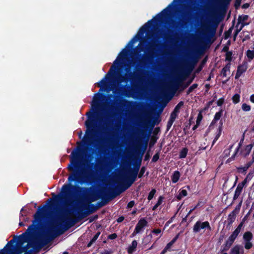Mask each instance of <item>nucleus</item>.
I'll use <instances>...</instances> for the list:
<instances>
[{
	"label": "nucleus",
	"instance_id": "f257e3e1",
	"mask_svg": "<svg viewBox=\"0 0 254 254\" xmlns=\"http://www.w3.org/2000/svg\"><path fill=\"white\" fill-rule=\"evenodd\" d=\"M72 156L70 160V164H68L67 169L71 171V174L68 177V182L70 183L68 185H64L62 187V195H55L52 193L54 196V202L49 205V207L53 206L54 202L59 203L62 202L63 199H66L69 197L73 191L79 194L85 195L89 192L91 188H88L81 187L77 185L71 184L72 182L82 185L86 183L92 182L94 179V168L98 166V164L91 163L87 165V170H84L80 169L79 166V154L78 152L73 151L71 152Z\"/></svg>",
	"mask_w": 254,
	"mask_h": 254
},
{
	"label": "nucleus",
	"instance_id": "f03ea898",
	"mask_svg": "<svg viewBox=\"0 0 254 254\" xmlns=\"http://www.w3.org/2000/svg\"><path fill=\"white\" fill-rule=\"evenodd\" d=\"M97 208L93 204H85L81 202V205L74 210L76 213V219L70 217H63L60 222L57 223L56 226L50 225L48 227L46 231L40 233L37 238L38 243L43 246L55 239L57 236L64 233L79 220L86 217L89 215L97 211Z\"/></svg>",
	"mask_w": 254,
	"mask_h": 254
},
{
	"label": "nucleus",
	"instance_id": "7ed1b4c3",
	"mask_svg": "<svg viewBox=\"0 0 254 254\" xmlns=\"http://www.w3.org/2000/svg\"><path fill=\"white\" fill-rule=\"evenodd\" d=\"M158 47L157 45H152L148 48V54L146 56L143 57L142 59L139 60L138 64L136 66L135 71L131 72L129 69L126 68V71L128 74L126 73L125 75L119 76L118 78V82L119 83L123 82L127 83L128 81H130L132 84L131 87L129 85H126L122 86V87L124 88L122 94L126 97H130L131 96V91H133V87L136 86L135 83L139 78V74L141 71L142 68L145 66L146 60L149 57H153L154 54L156 51L155 47Z\"/></svg>",
	"mask_w": 254,
	"mask_h": 254
},
{
	"label": "nucleus",
	"instance_id": "20e7f679",
	"mask_svg": "<svg viewBox=\"0 0 254 254\" xmlns=\"http://www.w3.org/2000/svg\"><path fill=\"white\" fill-rule=\"evenodd\" d=\"M46 207L47 204H45L43 206H39L36 213L33 215L32 224L29 226L25 232L17 236V245L18 248L21 247L25 242H27L28 235L34 232L38 228L47 212Z\"/></svg>",
	"mask_w": 254,
	"mask_h": 254
},
{
	"label": "nucleus",
	"instance_id": "39448f33",
	"mask_svg": "<svg viewBox=\"0 0 254 254\" xmlns=\"http://www.w3.org/2000/svg\"><path fill=\"white\" fill-rule=\"evenodd\" d=\"M177 1V0H173V1L169 4L167 7L164 9L161 13L157 14L156 17L154 18V20L151 19L149 20L146 23L142 26L140 28L138 34L135 35L130 40L131 43L133 44L135 42L140 40L141 39V36L143 35L145 32L148 31L150 29L154 27L155 23H162L164 19L168 18L169 15V12H170L169 8L172 7V6Z\"/></svg>",
	"mask_w": 254,
	"mask_h": 254
},
{
	"label": "nucleus",
	"instance_id": "423d86ee",
	"mask_svg": "<svg viewBox=\"0 0 254 254\" xmlns=\"http://www.w3.org/2000/svg\"><path fill=\"white\" fill-rule=\"evenodd\" d=\"M155 125V122L154 121H152L151 120H147L144 124L143 127L145 128L146 130L148 129V133H146L144 130H142L141 132V135L142 137L144 139V144L143 147V150L141 154V156L137 162H136L134 166L133 169H131L130 170L134 172L135 173H138V171L141 165V156L142 154L144 153L145 150L146 149L148 141L149 140V137L151 133V131L152 130Z\"/></svg>",
	"mask_w": 254,
	"mask_h": 254
},
{
	"label": "nucleus",
	"instance_id": "0eeeda50",
	"mask_svg": "<svg viewBox=\"0 0 254 254\" xmlns=\"http://www.w3.org/2000/svg\"><path fill=\"white\" fill-rule=\"evenodd\" d=\"M99 104L98 101H97L96 105H93L94 109L95 110L94 113H87L86 115L88 116V120L86 121L85 124L87 128L86 131L87 137L91 138L95 132L94 128L95 127V114L97 113V111L99 108Z\"/></svg>",
	"mask_w": 254,
	"mask_h": 254
},
{
	"label": "nucleus",
	"instance_id": "6e6552de",
	"mask_svg": "<svg viewBox=\"0 0 254 254\" xmlns=\"http://www.w3.org/2000/svg\"><path fill=\"white\" fill-rule=\"evenodd\" d=\"M121 192L120 191L118 192H115L114 191H112L109 193L101 190L99 193H94L92 194L91 197L87 199V201L89 203L94 201L99 198H101L102 201L105 203L106 205L108 202L112 199L115 197L117 195H119Z\"/></svg>",
	"mask_w": 254,
	"mask_h": 254
},
{
	"label": "nucleus",
	"instance_id": "1a4fd4ad",
	"mask_svg": "<svg viewBox=\"0 0 254 254\" xmlns=\"http://www.w3.org/2000/svg\"><path fill=\"white\" fill-rule=\"evenodd\" d=\"M192 5L187 7L186 10L184 12L183 15V20L182 22V25L186 24L187 22L192 19L197 15V12L198 11V4L195 5V2L191 1Z\"/></svg>",
	"mask_w": 254,
	"mask_h": 254
},
{
	"label": "nucleus",
	"instance_id": "9d476101",
	"mask_svg": "<svg viewBox=\"0 0 254 254\" xmlns=\"http://www.w3.org/2000/svg\"><path fill=\"white\" fill-rule=\"evenodd\" d=\"M17 236L10 240L2 249H0V254H15L18 251L20 250L18 245L14 243L16 242Z\"/></svg>",
	"mask_w": 254,
	"mask_h": 254
},
{
	"label": "nucleus",
	"instance_id": "9b49d317",
	"mask_svg": "<svg viewBox=\"0 0 254 254\" xmlns=\"http://www.w3.org/2000/svg\"><path fill=\"white\" fill-rule=\"evenodd\" d=\"M193 232L195 234L200 232L201 230H207L209 231L212 230V228L208 221H206L201 222L198 220L195 222L193 226Z\"/></svg>",
	"mask_w": 254,
	"mask_h": 254
},
{
	"label": "nucleus",
	"instance_id": "f8f14e48",
	"mask_svg": "<svg viewBox=\"0 0 254 254\" xmlns=\"http://www.w3.org/2000/svg\"><path fill=\"white\" fill-rule=\"evenodd\" d=\"M138 173L133 172L129 170L128 175L127 178L126 183L120 189V192H122L127 189L135 181L136 177L138 176Z\"/></svg>",
	"mask_w": 254,
	"mask_h": 254
},
{
	"label": "nucleus",
	"instance_id": "ddd939ff",
	"mask_svg": "<svg viewBox=\"0 0 254 254\" xmlns=\"http://www.w3.org/2000/svg\"><path fill=\"white\" fill-rule=\"evenodd\" d=\"M129 50H126V49H124L122 52L119 54V56L117 59L114 62L113 65L110 68L109 71L108 72L107 75L110 74L111 72L112 71V69L114 68L115 70H116L118 68L117 66H116L115 64L120 65L122 62L128 56ZM115 72V70H114Z\"/></svg>",
	"mask_w": 254,
	"mask_h": 254
},
{
	"label": "nucleus",
	"instance_id": "4468645a",
	"mask_svg": "<svg viewBox=\"0 0 254 254\" xmlns=\"http://www.w3.org/2000/svg\"><path fill=\"white\" fill-rule=\"evenodd\" d=\"M113 117V116L111 114L107 113L104 117V120L103 119L100 120V122L103 123V125L106 127V128L108 129L113 124L114 120H112Z\"/></svg>",
	"mask_w": 254,
	"mask_h": 254
},
{
	"label": "nucleus",
	"instance_id": "2eb2a0df",
	"mask_svg": "<svg viewBox=\"0 0 254 254\" xmlns=\"http://www.w3.org/2000/svg\"><path fill=\"white\" fill-rule=\"evenodd\" d=\"M247 68L248 64L246 62H244L242 64L238 65L235 75V79H238L247 70Z\"/></svg>",
	"mask_w": 254,
	"mask_h": 254
},
{
	"label": "nucleus",
	"instance_id": "dca6fc26",
	"mask_svg": "<svg viewBox=\"0 0 254 254\" xmlns=\"http://www.w3.org/2000/svg\"><path fill=\"white\" fill-rule=\"evenodd\" d=\"M148 222L144 218H141L136 225L135 229L137 233H140L147 225Z\"/></svg>",
	"mask_w": 254,
	"mask_h": 254
},
{
	"label": "nucleus",
	"instance_id": "f3484780",
	"mask_svg": "<svg viewBox=\"0 0 254 254\" xmlns=\"http://www.w3.org/2000/svg\"><path fill=\"white\" fill-rule=\"evenodd\" d=\"M244 250L242 246L236 245L234 246L231 249L230 254H244Z\"/></svg>",
	"mask_w": 254,
	"mask_h": 254
},
{
	"label": "nucleus",
	"instance_id": "a211bd4d",
	"mask_svg": "<svg viewBox=\"0 0 254 254\" xmlns=\"http://www.w3.org/2000/svg\"><path fill=\"white\" fill-rule=\"evenodd\" d=\"M238 213V210L237 211V208H235L228 215L227 219L228 225H231L234 222L236 219V214Z\"/></svg>",
	"mask_w": 254,
	"mask_h": 254
},
{
	"label": "nucleus",
	"instance_id": "6ab92c4d",
	"mask_svg": "<svg viewBox=\"0 0 254 254\" xmlns=\"http://www.w3.org/2000/svg\"><path fill=\"white\" fill-rule=\"evenodd\" d=\"M234 242L228 239L221 248V252L223 253L228 251L231 247Z\"/></svg>",
	"mask_w": 254,
	"mask_h": 254
},
{
	"label": "nucleus",
	"instance_id": "aec40b11",
	"mask_svg": "<svg viewBox=\"0 0 254 254\" xmlns=\"http://www.w3.org/2000/svg\"><path fill=\"white\" fill-rule=\"evenodd\" d=\"M243 141V139H241L240 142H239V145L237 147V148L235 149V151L234 153V154L232 155V156L229 158L227 161H226V163H230L231 161L234 160L235 158V157L237 155V154L238 153L239 151V150L241 147V145H242V141Z\"/></svg>",
	"mask_w": 254,
	"mask_h": 254
},
{
	"label": "nucleus",
	"instance_id": "412c9836",
	"mask_svg": "<svg viewBox=\"0 0 254 254\" xmlns=\"http://www.w3.org/2000/svg\"><path fill=\"white\" fill-rule=\"evenodd\" d=\"M137 246V242L136 240H133L131 242L130 245H129L127 249V252L128 254H133L136 250V247Z\"/></svg>",
	"mask_w": 254,
	"mask_h": 254
},
{
	"label": "nucleus",
	"instance_id": "4be33fe9",
	"mask_svg": "<svg viewBox=\"0 0 254 254\" xmlns=\"http://www.w3.org/2000/svg\"><path fill=\"white\" fill-rule=\"evenodd\" d=\"M253 145L250 144L245 146V148L241 150V153L245 157H246L250 153Z\"/></svg>",
	"mask_w": 254,
	"mask_h": 254
},
{
	"label": "nucleus",
	"instance_id": "5701e85b",
	"mask_svg": "<svg viewBox=\"0 0 254 254\" xmlns=\"http://www.w3.org/2000/svg\"><path fill=\"white\" fill-rule=\"evenodd\" d=\"M243 188L238 185L235 191L233 196V200H236L241 194Z\"/></svg>",
	"mask_w": 254,
	"mask_h": 254
},
{
	"label": "nucleus",
	"instance_id": "b1692460",
	"mask_svg": "<svg viewBox=\"0 0 254 254\" xmlns=\"http://www.w3.org/2000/svg\"><path fill=\"white\" fill-rule=\"evenodd\" d=\"M223 112V110L221 109L220 111H219L218 112H217L215 113L214 119H213V121H212L211 125L215 124V123L217 121H218V120H220L221 116H222Z\"/></svg>",
	"mask_w": 254,
	"mask_h": 254
},
{
	"label": "nucleus",
	"instance_id": "393cba45",
	"mask_svg": "<svg viewBox=\"0 0 254 254\" xmlns=\"http://www.w3.org/2000/svg\"><path fill=\"white\" fill-rule=\"evenodd\" d=\"M180 177V173L178 171H175L171 176V180L173 183H176L178 182Z\"/></svg>",
	"mask_w": 254,
	"mask_h": 254
},
{
	"label": "nucleus",
	"instance_id": "a878e982",
	"mask_svg": "<svg viewBox=\"0 0 254 254\" xmlns=\"http://www.w3.org/2000/svg\"><path fill=\"white\" fill-rule=\"evenodd\" d=\"M241 230H239L237 228H236V229L234 230V231L232 233V234L229 236L228 238L229 239L232 241V242H234L236 238H237L238 236L239 235V233H240Z\"/></svg>",
	"mask_w": 254,
	"mask_h": 254
},
{
	"label": "nucleus",
	"instance_id": "bb28decb",
	"mask_svg": "<svg viewBox=\"0 0 254 254\" xmlns=\"http://www.w3.org/2000/svg\"><path fill=\"white\" fill-rule=\"evenodd\" d=\"M253 238V234L250 231L246 232L243 235L244 241H252Z\"/></svg>",
	"mask_w": 254,
	"mask_h": 254
},
{
	"label": "nucleus",
	"instance_id": "cd10ccee",
	"mask_svg": "<svg viewBox=\"0 0 254 254\" xmlns=\"http://www.w3.org/2000/svg\"><path fill=\"white\" fill-rule=\"evenodd\" d=\"M188 194L187 191L186 190H180L179 194L176 196L177 200H180L183 197L187 196Z\"/></svg>",
	"mask_w": 254,
	"mask_h": 254
},
{
	"label": "nucleus",
	"instance_id": "c85d7f7f",
	"mask_svg": "<svg viewBox=\"0 0 254 254\" xmlns=\"http://www.w3.org/2000/svg\"><path fill=\"white\" fill-rule=\"evenodd\" d=\"M230 63H228L222 69L221 74L223 77H226L227 72L230 71Z\"/></svg>",
	"mask_w": 254,
	"mask_h": 254
},
{
	"label": "nucleus",
	"instance_id": "c756f323",
	"mask_svg": "<svg viewBox=\"0 0 254 254\" xmlns=\"http://www.w3.org/2000/svg\"><path fill=\"white\" fill-rule=\"evenodd\" d=\"M101 232L98 231L92 238L90 241L87 244V247L88 248L90 247L92 245V244L96 242V241L97 240Z\"/></svg>",
	"mask_w": 254,
	"mask_h": 254
},
{
	"label": "nucleus",
	"instance_id": "7c9ffc66",
	"mask_svg": "<svg viewBox=\"0 0 254 254\" xmlns=\"http://www.w3.org/2000/svg\"><path fill=\"white\" fill-rule=\"evenodd\" d=\"M249 18V16L248 15H239L238 19V23L236 27L238 26V25L242 23V22H244L247 20Z\"/></svg>",
	"mask_w": 254,
	"mask_h": 254
},
{
	"label": "nucleus",
	"instance_id": "2f4dec72",
	"mask_svg": "<svg viewBox=\"0 0 254 254\" xmlns=\"http://www.w3.org/2000/svg\"><path fill=\"white\" fill-rule=\"evenodd\" d=\"M222 125H223V123H222V121H220V122L219 123V127L218 128V130H217L218 132L216 134V135L214 138L215 139V140H217L221 134V132L222 130Z\"/></svg>",
	"mask_w": 254,
	"mask_h": 254
},
{
	"label": "nucleus",
	"instance_id": "473e14b6",
	"mask_svg": "<svg viewBox=\"0 0 254 254\" xmlns=\"http://www.w3.org/2000/svg\"><path fill=\"white\" fill-rule=\"evenodd\" d=\"M188 152V149L187 148L185 147L183 148L179 153V158H185L186 157Z\"/></svg>",
	"mask_w": 254,
	"mask_h": 254
},
{
	"label": "nucleus",
	"instance_id": "72a5a7b5",
	"mask_svg": "<svg viewBox=\"0 0 254 254\" xmlns=\"http://www.w3.org/2000/svg\"><path fill=\"white\" fill-rule=\"evenodd\" d=\"M194 67V64H191L190 63H188L186 66V72H185L187 75H188L193 69Z\"/></svg>",
	"mask_w": 254,
	"mask_h": 254
},
{
	"label": "nucleus",
	"instance_id": "f704fd0d",
	"mask_svg": "<svg viewBox=\"0 0 254 254\" xmlns=\"http://www.w3.org/2000/svg\"><path fill=\"white\" fill-rule=\"evenodd\" d=\"M246 55L250 62L254 58V50H248L246 52Z\"/></svg>",
	"mask_w": 254,
	"mask_h": 254
},
{
	"label": "nucleus",
	"instance_id": "c9c22d12",
	"mask_svg": "<svg viewBox=\"0 0 254 254\" xmlns=\"http://www.w3.org/2000/svg\"><path fill=\"white\" fill-rule=\"evenodd\" d=\"M107 78V75H106L104 78H103L99 82V83H98V86H99L100 87H102L104 86H107V81H106ZM103 90V88H101L100 89V91H101Z\"/></svg>",
	"mask_w": 254,
	"mask_h": 254
},
{
	"label": "nucleus",
	"instance_id": "e433bc0d",
	"mask_svg": "<svg viewBox=\"0 0 254 254\" xmlns=\"http://www.w3.org/2000/svg\"><path fill=\"white\" fill-rule=\"evenodd\" d=\"M233 145H234L233 144L230 145L229 146V148L225 149L224 150L223 153V157L224 158L227 157L228 156H229L230 155V152L231 151V149L233 147Z\"/></svg>",
	"mask_w": 254,
	"mask_h": 254
},
{
	"label": "nucleus",
	"instance_id": "4c0bfd02",
	"mask_svg": "<svg viewBox=\"0 0 254 254\" xmlns=\"http://www.w3.org/2000/svg\"><path fill=\"white\" fill-rule=\"evenodd\" d=\"M158 138V137L156 136L153 135L152 136L149 144V147L150 148L154 146V145L156 143Z\"/></svg>",
	"mask_w": 254,
	"mask_h": 254
},
{
	"label": "nucleus",
	"instance_id": "58836bf2",
	"mask_svg": "<svg viewBox=\"0 0 254 254\" xmlns=\"http://www.w3.org/2000/svg\"><path fill=\"white\" fill-rule=\"evenodd\" d=\"M184 102L183 101H180L175 107L173 111L179 113L181 107L184 105Z\"/></svg>",
	"mask_w": 254,
	"mask_h": 254
},
{
	"label": "nucleus",
	"instance_id": "ea45409f",
	"mask_svg": "<svg viewBox=\"0 0 254 254\" xmlns=\"http://www.w3.org/2000/svg\"><path fill=\"white\" fill-rule=\"evenodd\" d=\"M160 150H161V149H159L155 153V154L154 155V156H153L152 160H151L152 162H156L158 160V159H159Z\"/></svg>",
	"mask_w": 254,
	"mask_h": 254
},
{
	"label": "nucleus",
	"instance_id": "a19ab883",
	"mask_svg": "<svg viewBox=\"0 0 254 254\" xmlns=\"http://www.w3.org/2000/svg\"><path fill=\"white\" fill-rule=\"evenodd\" d=\"M240 95L239 94H235L232 97V101L234 104H237L240 102Z\"/></svg>",
	"mask_w": 254,
	"mask_h": 254
},
{
	"label": "nucleus",
	"instance_id": "79ce46f5",
	"mask_svg": "<svg viewBox=\"0 0 254 254\" xmlns=\"http://www.w3.org/2000/svg\"><path fill=\"white\" fill-rule=\"evenodd\" d=\"M253 247V243L251 241H244V247L246 250H250Z\"/></svg>",
	"mask_w": 254,
	"mask_h": 254
},
{
	"label": "nucleus",
	"instance_id": "37998d69",
	"mask_svg": "<svg viewBox=\"0 0 254 254\" xmlns=\"http://www.w3.org/2000/svg\"><path fill=\"white\" fill-rule=\"evenodd\" d=\"M156 190L155 189H152L149 192L147 199L148 200H151L154 197V194H155Z\"/></svg>",
	"mask_w": 254,
	"mask_h": 254
},
{
	"label": "nucleus",
	"instance_id": "c03bdc74",
	"mask_svg": "<svg viewBox=\"0 0 254 254\" xmlns=\"http://www.w3.org/2000/svg\"><path fill=\"white\" fill-rule=\"evenodd\" d=\"M174 122H175V120H174L171 118H169V121H168L167 124V128H166L167 131H168L170 130V128L171 127Z\"/></svg>",
	"mask_w": 254,
	"mask_h": 254
},
{
	"label": "nucleus",
	"instance_id": "a18cd8bd",
	"mask_svg": "<svg viewBox=\"0 0 254 254\" xmlns=\"http://www.w3.org/2000/svg\"><path fill=\"white\" fill-rule=\"evenodd\" d=\"M198 86V84L197 83H194L191 86H190L188 91H187V94H189L190 93L192 92L193 90L196 88Z\"/></svg>",
	"mask_w": 254,
	"mask_h": 254
},
{
	"label": "nucleus",
	"instance_id": "49530a36",
	"mask_svg": "<svg viewBox=\"0 0 254 254\" xmlns=\"http://www.w3.org/2000/svg\"><path fill=\"white\" fill-rule=\"evenodd\" d=\"M242 109L244 111L248 112L251 110V107L246 103H243L242 105Z\"/></svg>",
	"mask_w": 254,
	"mask_h": 254
},
{
	"label": "nucleus",
	"instance_id": "de8ad7c7",
	"mask_svg": "<svg viewBox=\"0 0 254 254\" xmlns=\"http://www.w3.org/2000/svg\"><path fill=\"white\" fill-rule=\"evenodd\" d=\"M145 170H146V167L145 166H142L141 168V169L140 170V172L139 173H138V177L139 178H142V177L143 176L145 172Z\"/></svg>",
	"mask_w": 254,
	"mask_h": 254
},
{
	"label": "nucleus",
	"instance_id": "09e8293b",
	"mask_svg": "<svg viewBox=\"0 0 254 254\" xmlns=\"http://www.w3.org/2000/svg\"><path fill=\"white\" fill-rule=\"evenodd\" d=\"M232 52L231 51L226 53V61L231 62L232 59Z\"/></svg>",
	"mask_w": 254,
	"mask_h": 254
},
{
	"label": "nucleus",
	"instance_id": "8fccbe9b",
	"mask_svg": "<svg viewBox=\"0 0 254 254\" xmlns=\"http://www.w3.org/2000/svg\"><path fill=\"white\" fill-rule=\"evenodd\" d=\"M237 170L238 173L243 174H245L247 171L245 166L237 167Z\"/></svg>",
	"mask_w": 254,
	"mask_h": 254
},
{
	"label": "nucleus",
	"instance_id": "3c124183",
	"mask_svg": "<svg viewBox=\"0 0 254 254\" xmlns=\"http://www.w3.org/2000/svg\"><path fill=\"white\" fill-rule=\"evenodd\" d=\"M179 113L173 111L170 114V118L175 121L176 119L178 117Z\"/></svg>",
	"mask_w": 254,
	"mask_h": 254
},
{
	"label": "nucleus",
	"instance_id": "603ef678",
	"mask_svg": "<svg viewBox=\"0 0 254 254\" xmlns=\"http://www.w3.org/2000/svg\"><path fill=\"white\" fill-rule=\"evenodd\" d=\"M225 99L224 97H222L218 99L217 101V104L218 106H221L224 103Z\"/></svg>",
	"mask_w": 254,
	"mask_h": 254
},
{
	"label": "nucleus",
	"instance_id": "864d4df0",
	"mask_svg": "<svg viewBox=\"0 0 254 254\" xmlns=\"http://www.w3.org/2000/svg\"><path fill=\"white\" fill-rule=\"evenodd\" d=\"M231 0H220V3L222 6H227Z\"/></svg>",
	"mask_w": 254,
	"mask_h": 254
},
{
	"label": "nucleus",
	"instance_id": "5fc2aeb1",
	"mask_svg": "<svg viewBox=\"0 0 254 254\" xmlns=\"http://www.w3.org/2000/svg\"><path fill=\"white\" fill-rule=\"evenodd\" d=\"M214 102V100H212L211 101H209L206 105L205 107L204 108V110H208L211 106V105H212L213 103Z\"/></svg>",
	"mask_w": 254,
	"mask_h": 254
},
{
	"label": "nucleus",
	"instance_id": "6e6d98bb",
	"mask_svg": "<svg viewBox=\"0 0 254 254\" xmlns=\"http://www.w3.org/2000/svg\"><path fill=\"white\" fill-rule=\"evenodd\" d=\"M202 119V115L201 112H199L198 114L197 120H196V123L197 125H199L200 121H201Z\"/></svg>",
	"mask_w": 254,
	"mask_h": 254
},
{
	"label": "nucleus",
	"instance_id": "4d7b16f0",
	"mask_svg": "<svg viewBox=\"0 0 254 254\" xmlns=\"http://www.w3.org/2000/svg\"><path fill=\"white\" fill-rule=\"evenodd\" d=\"M96 207L97 208V209H98L99 208L105 206V203L103 202L102 201H99V202H98L96 204V205H95Z\"/></svg>",
	"mask_w": 254,
	"mask_h": 254
},
{
	"label": "nucleus",
	"instance_id": "13d9d810",
	"mask_svg": "<svg viewBox=\"0 0 254 254\" xmlns=\"http://www.w3.org/2000/svg\"><path fill=\"white\" fill-rule=\"evenodd\" d=\"M247 178H246L241 183H240L238 185L244 188V186L247 184Z\"/></svg>",
	"mask_w": 254,
	"mask_h": 254
},
{
	"label": "nucleus",
	"instance_id": "bf43d9fd",
	"mask_svg": "<svg viewBox=\"0 0 254 254\" xmlns=\"http://www.w3.org/2000/svg\"><path fill=\"white\" fill-rule=\"evenodd\" d=\"M164 199V197L163 196H160L159 197H158V200H157V202L156 203V204H157V205L159 206L160 205L162 202H163V199Z\"/></svg>",
	"mask_w": 254,
	"mask_h": 254
},
{
	"label": "nucleus",
	"instance_id": "052dcab7",
	"mask_svg": "<svg viewBox=\"0 0 254 254\" xmlns=\"http://www.w3.org/2000/svg\"><path fill=\"white\" fill-rule=\"evenodd\" d=\"M117 238V235L116 233H113L108 236V239L110 240H114Z\"/></svg>",
	"mask_w": 254,
	"mask_h": 254
},
{
	"label": "nucleus",
	"instance_id": "680f3d73",
	"mask_svg": "<svg viewBox=\"0 0 254 254\" xmlns=\"http://www.w3.org/2000/svg\"><path fill=\"white\" fill-rule=\"evenodd\" d=\"M242 0H236L235 2V7L236 9H237L241 4Z\"/></svg>",
	"mask_w": 254,
	"mask_h": 254
},
{
	"label": "nucleus",
	"instance_id": "e2e57ef3",
	"mask_svg": "<svg viewBox=\"0 0 254 254\" xmlns=\"http://www.w3.org/2000/svg\"><path fill=\"white\" fill-rule=\"evenodd\" d=\"M233 27L230 28L229 30L225 33V38H228L230 36Z\"/></svg>",
	"mask_w": 254,
	"mask_h": 254
},
{
	"label": "nucleus",
	"instance_id": "0e129e2a",
	"mask_svg": "<svg viewBox=\"0 0 254 254\" xmlns=\"http://www.w3.org/2000/svg\"><path fill=\"white\" fill-rule=\"evenodd\" d=\"M134 205V201L133 200H131L129 201L127 205V208H132Z\"/></svg>",
	"mask_w": 254,
	"mask_h": 254
},
{
	"label": "nucleus",
	"instance_id": "69168bd1",
	"mask_svg": "<svg viewBox=\"0 0 254 254\" xmlns=\"http://www.w3.org/2000/svg\"><path fill=\"white\" fill-rule=\"evenodd\" d=\"M180 234H178L175 237L170 241V242L173 245L178 239Z\"/></svg>",
	"mask_w": 254,
	"mask_h": 254
},
{
	"label": "nucleus",
	"instance_id": "338daca9",
	"mask_svg": "<svg viewBox=\"0 0 254 254\" xmlns=\"http://www.w3.org/2000/svg\"><path fill=\"white\" fill-rule=\"evenodd\" d=\"M99 143H100V145L99 146V151L101 153H104V152L102 150V148H103V146L102 145V143L103 142V141L102 140H101L99 142Z\"/></svg>",
	"mask_w": 254,
	"mask_h": 254
},
{
	"label": "nucleus",
	"instance_id": "774afa93",
	"mask_svg": "<svg viewBox=\"0 0 254 254\" xmlns=\"http://www.w3.org/2000/svg\"><path fill=\"white\" fill-rule=\"evenodd\" d=\"M125 219V217L123 216H120L117 219V221L118 223H120L122 222Z\"/></svg>",
	"mask_w": 254,
	"mask_h": 254
}]
</instances>
